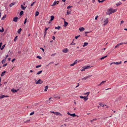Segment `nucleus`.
<instances>
[{
  "instance_id": "1",
  "label": "nucleus",
  "mask_w": 127,
  "mask_h": 127,
  "mask_svg": "<svg viewBox=\"0 0 127 127\" xmlns=\"http://www.w3.org/2000/svg\"><path fill=\"white\" fill-rule=\"evenodd\" d=\"M50 112L51 113H53L54 114H55L57 115H59L60 116H62V115L59 112H54V111H51Z\"/></svg>"
},
{
  "instance_id": "2",
  "label": "nucleus",
  "mask_w": 127,
  "mask_h": 127,
  "mask_svg": "<svg viewBox=\"0 0 127 127\" xmlns=\"http://www.w3.org/2000/svg\"><path fill=\"white\" fill-rule=\"evenodd\" d=\"M127 44V43H121L119 44H117L115 46V48H117L118 47H119L120 45H122L123 44Z\"/></svg>"
},
{
  "instance_id": "3",
  "label": "nucleus",
  "mask_w": 127,
  "mask_h": 127,
  "mask_svg": "<svg viewBox=\"0 0 127 127\" xmlns=\"http://www.w3.org/2000/svg\"><path fill=\"white\" fill-rule=\"evenodd\" d=\"M104 26H105L107 25L108 22V18H107L106 19L105 21H104Z\"/></svg>"
},
{
  "instance_id": "4",
  "label": "nucleus",
  "mask_w": 127,
  "mask_h": 127,
  "mask_svg": "<svg viewBox=\"0 0 127 127\" xmlns=\"http://www.w3.org/2000/svg\"><path fill=\"white\" fill-rule=\"evenodd\" d=\"M43 81L40 79H39L36 83V84H41L43 83Z\"/></svg>"
},
{
  "instance_id": "5",
  "label": "nucleus",
  "mask_w": 127,
  "mask_h": 127,
  "mask_svg": "<svg viewBox=\"0 0 127 127\" xmlns=\"http://www.w3.org/2000/svg\"><path fill=\"white\" fill-rule=\"evenodd\" d=\"M112 10V8L108 10V11H107L106 13V14L107 15H110L111 14H112L111 11Z\"/></svg>"
},
{
  "instance_id": "6",
  "label": "nucleus",
  "mask_w": 127,
  "mask_h": 127,
  "mask_svg": "<svg viewBox=\"0 0 127 127\" xmlns=\"http://www.w3.org/2000/svg\"><path fill=\"white\" fill-rule=\"evenodd\" d=\"M92 76V75L88 76L86 77H85L84 78L81 79L82 80L86 79L88 78L91 77Z\"/></svg>"
},
{
  "instance_id": "7",
  "label": "nucleus",
  "mask_w": 127,
  "mask_h": 127,
  "mask_svg": "<svg viewBox=\"0 0 127 127\" xmlns=\"http://www.w3.org/2000/svg\"><path fill=\"white\" fill-rule=\"evenodd\" d=\"M68 51V49L67 48H65L63 50V51L64 53H66Z\"/></svg>"
},
{
  "instance_id": "8",
  "label": "nucleus",
  "mask_w": 127,
  "mask_h": 127,
  "mask_svg": "<svg viewBox=\"0 0 127 127\" xmlns=\"http://www.w3.org/2000/svg\"><path fill=\"white\" fill-rule=\"evenodd\" d=\"M71 10H70L69 11V10H68L67 12L66 15H68L69 14L71 13Z\"/></svg>"
},
{
  "instance_id": "9",
  "label": "nucleus",
  "mask_w": 127,
  "mask_h": 127,
  "mask_svg": "<svg viewBox=\"0 0 127 127\" xmlns=\"http://www.w3.org/2000/svg\"><path fill=\"white\" fill-rule=\"evenodd\" d=\"M18 19V17H16L13 18V21L15 22H16L17 21V20Z\"/></svg>"
},
{
  "instance_id": "10",
  "label": "nucleus",
  "mask_w": 127,
  "mask_h": 127,
  "mask_svg": "<svg viewBox=\"0 0 127 127\" xmlns=\"http://www.w3.org/2000/svg\"><path fill=\"white\" fill-rule=\"evenodd\" d=\"M90 67H91L90 66L87 65V66H84V67H83V68H84V69H87L89 68Z\"/></svg>"
},
{
  "instance_id": "11",
  "label": "nucleus",
  "mask_w": 127,
  "mask_h": 127,
  "mask_svg": "<svg viewBox=\"0 0 127 127\" xmlns=\"http://www.w3.org/2000/svg\"><path fill=\"white\" fill-rule=\"evenodd\" d=\"M122 4V3L120 1L119 2H118L117 3H116V5L117 6H119L121 4Z\"/></svg>"
},
{
  "instance_id": "12",
  "label": "nucleus",
  "mask_w": 127,
  "mask_h": 127,
  "mask_svg": "<svg viewBox=\"0 0 127 127\" xmlns=\"http://www.w3.org/2000/svg\"><path fill=\"white\" fill-rule=\"evenodd\" d=\"M106 81H102L100 83V84L98 85V86H100L101 85L103 84Z\"/></svg>"
},
{
  "instance_id": "13",
  "label": "nucleus",
  "mask_w": 127,
  "mask_h": 127,
  "mask_svg": "<svg viewBox=\"0 0 127 127\" xmlns=\"http://www.w3.org/2000/svg\"><path fill=\"white\" fill-rule=\"evenodd\" d=\"M79 30L80 31H83L84 30V28L83 27H81L79 28Z\"/></svg>"
},
{
  "instance_id": "14",
  "label": "nucleus",
  "mask_w": 127,
  "mask_h": 127,
  "mask_svg": "<svg viewBox=\"0 0 127 127\" xmlns=\"http://www.w3.org/2000/svg\"><path fill=\"white\" fill-rule=\"evenodd\" d=\"M21 7L23 10H25L26 9V7H25L23 6V5L22 4L21 5Z\"/></svg>"
},
{
  "instance_id": "15",
  "label": "nucleus",
  "mask_w": 127,
  "mask_h": 127,
  "mask_svg": "<svg viewBox=\"0 0 127 127\" xmlns=\"http://www.w3.org/2000/svg\"><path fill=\"white\" fill-rule=\"evenodd\" d=\"M11 91L14 93L18 91L14 89H12L11 90Z\"/></svg>"
},
{
  "instance_id": "16",
  "label": "nucleus",
  "mask_w": 127,
  "mask_h": 127,
  "mask_svg": "<svg viewBox=\"0 0 127 127\" xmlns=\"http://www.w3.org/2000/svg\"><path fill=\"white\" fill-rule=\"evenodd\" d=\"M15 2H13L9 4V6L10 7H12L13 5L15 4Z\"/></svg>"
},
{
  "instance_id": "17",
  "label": "nucleus",
  "mask_w": 127,
  "mask_h": 127,
  "mask_svg": "<svg viewBox=\"0 0 127 127\" xmlns=\"http://www.w3.org/2000/svg\"><path fill=\"white\" fill-rule=\"evenodd\" d=\"M54 16H51V19L50 20V21H52L54 19Z\"/></svg>"
},
{
  "instance_id": "18",
  "label": "nucleus",
  "mask_w": 127,
  "mask_h": 127,
  "mask_svg": "<svg viewBox=\"0 0 127 127\" xmlns=\"http://www.w3.org/2000/svg\"><path fill=\"white\" fill-rule=\"evenodd\" d=\"M117 9H112V10L111 11L112 13H114L116 12Z\"/></svg>"
},
{
  "instance_id": "19",
  "label": "nucleus",
  "mask_w": 127,
  "mask_h": 127,
  "mask_svg": "<svg viewBox=\"0 0 127 127\" xmlns=\"http://www.w3.org/2000/svg\"><path fill=\"white\" fill-rule=\"evenodd\" d=\"M45 89H44V91H47L48 88V86H46L45 87Z\"/></svg>"
},
{
  "instance_id": "20",
  "label": "nucleus",
  "mask_w": 127,
  "mask_h": 127,
  "mask_svg": "<svg viewBox=\"0 0 127 127\" xmlns=\"http://www.w3.org/2000/svg\"><path fill=\"white\" fill-rule=\"evenodd\" d=\"M84 100L85 101H86V100L88 99V98L86 96H84L83 98Z\"/></svg>"
},
{
  "instance_id": "21",
  "label": "nucleus",
  "mask_w": 127,
  "mask_h": 127,
  "mask_svg": "<svg viewBox=\"0 0 127 127\" xmlns=\"http://www.w3.org/2000/svg\"><path fill=\"white\" fill-rule=\"evenodd\" d=\"M88 44V43L87 42H85L84 43L83 46H87Z\"/></svg>"
},
{
  "instance_id": "22",
  "label": "nucleus",
  "mask_w": 127,
  "mask_h": 127,
  "mask_svg": "<svg viewBox=\"0 0 127 127\" xmlns=\"http://www.w3.org/2000/svg\"><path fill=\"white\" fill-rule=\"evenodd\" d=\"M56 4H57V1H55L53 3V4L52 5V6H53L55 5Z\"/></svg>"
},
{
  "instance_id": "23",
  "label": "nucleus",
  "mask_w": 127,
  "mask_h": 127,
  "mask_svg": "<svg viewBox=\"0 0 127 127\" xmlns=\"http://www.w3.org/2000/svg\"><path fill=\"white\" fill-rule=\"evenodd\" d=\"M6 61V59H4L3 60L1 61V63L2 64H4Z\"/></svg>"
},
{
  "instance_id": "24",
  "label": "nucleus",
  "mask_w": 127,
  "mask_h": 127,
  "mask_svg": "<svg viewBox=\"0 0 127 127\" xmlns=\"http://www.w3.org/2000/svg\"><path fill=\"white\" fill-rule=\"evenodd\" d=\"M6 72L5 71H4L3 72H2L1 74V76H4L5 74V73Z\"/></svg>"
},
{
  "instance_id": "25",
  "label": "nucleus",
  "mask_w": 127,
  "mask_h": 127,
  "mask_svg": "<svg viewBox=\"0 0 127 127\" xmlns=\"http://www.w3.org/2000/svg\"><path fill=\"white\" fill-rule=\"evenodd\" d=\"M7 97V96H5L4 95H3L2 96H0V98L1 99L2 98H4V97Z\"/></svg>"
},
{
  "instance_id": "26",
  "label": "nucleus",
  "mask_w": 127,
  "mask_h": 127,
  "mask_svg": "<svg viewBox=\"0 0 127 127\" xmlns=\"http://www.w3.org/2000/svg\"><path fill=\"white\" fill-rule=\"evenodd\" d=\"M107 55L105 56H104V57H103L101 58H100V60H103V59H104L105 58H106L107 57Z\"/></svg>"
},
{
  "instance_id": "27",
  "label": "nucleus",
  "mask_w": 127,
  "mask_h": 127,
  "mask_svg": "<svg viewBox=\"0 0 127 127\" xmlns=\"http://www.w3.org/2000/svg\"><path fill=\"white\" fill-rule=\"evenodd\" d=\"M42 72V70H41L40 71H39L37 72V73L36 74L38 75V74L41 73Z\"/></svg>"
},
{
  "instance_id": "28",
  "label": "nucleus",
  "mask_w": 127,
  "mask_h": 127,
  "mask_svg": "<svg viewBox=\"0 0 127 127\" xmlns=\"http://www.w3.org/2000/svg\"><path fill=\"white\" fill-rule=\"evenodd\" d=\"M121 63H122L121 61H120L119 62H116L115 64L118 65V64H121Z\"/></svg>"
},
{
  "instance_id": "29",
  "label": "nucleus",
  "mask_w": 127,
  "mask_h": 127,
  "mask_svg": "<svg viewBox=\"0 0 127 127\" xmlns=\"http://www.w3.org/2000/svg\"><path fill=\"white\" fill-rule=\"evenodd\" d=\"M39 14V12L38 11H36L35 13V16H38Z\"/></svg>"
},
{
  "instance_id": "30",
  "label": "nucleus",
  "mask_w": 127,
  "mask_h": 127,
  "mask_svg": "<svg viewBox=\"0 0 127 127\" xmlns=\"http://www.w3.org/2000/svg\"><path fill=\"white\" fill-rule=\"evenodd\" d=\"M70 115L71 116H73V117H75L76 116V115H75V114L74 113L73 114H70Z\"/></svg>"
},
{
  "instance_id": "31",
  "label": "nucleus",
  "mask_w": 127,
  "mask_h": 127,
  "mask_svg": "<svg viewBox=\"0 0 127 127\" xmlns=\"http://www.w3.org/2000/svg\"><path fill=\"white\" fill-rule=\"evenodd\" d=\"M61 28V27L60 26H58V27H56L55 29H58V30H59Z\"/></svg>"
},
{
  "instance_id": "32",
  "label": "nucleus",
  "mask_w": 127,
  "mask_h": 127,
  "mask_svg": "<svg viewBox=\"0 0 127 127\" xmlns=\"http://www.w3.org/2000/svg\"><path fill=\"white\" fill-rule=\"evenodd\" d=\"M6 15H4L3 16V17L1 19L3 20H4V19L6 18Z\"/></svg>"
},
{
  "instance_id": "33",
  "label": "nucleus",
  "mask_w": 127,
  "mask_h": 127,
  "mask_svg": "<svg viewBox=\"0 0 127 127\" xmlns=\"http://www.w3.org/2000/svg\"><path fill=\"white\" fill-rule=\"evenodd\" d=\"M77 63V62H74V63L70 65L71 66H74L75 64Z\"/></svg>"
},
{
  "instance_id": "34",
  "label": "nucleus",
  "mask_w": 127,
  "mask_h": 127,
  "mask_svg": "<svg viewBox=\"0 0 127 127\" xmlns=\"http://www.w3.org/2000/svg\"><path fill=\"white\" fill-rule=\"evenodd\" d=\"M68 23L66 22L65 21H64V25L65 26L68 24Z\"/></svg>"
},
{
  "instance_id": "35",
  "label": "nucleus",
  "mask_w": 127,
  "mask_h": 127,
  "mask_svg": "<svg viewBox=\"0 0 127 127\" xmlns=\"http://www.w3.org/2000/svg\"><path fill=\"white\" fill-rule=\"evenodd\" d=\"M22 30V29L21 28L17 32L18 33H20Z\"/></svg>"
},
{
  "instance_id": "36",
  "label": "nucleus",
  "mask_w": 127,
  "mask_h": 127,
  "mask_svg": "<svg viewBox=\"0 0 127 127\" xmlns=\"http://www.w3.org/2000/svg\"><path fill=\"white\" fill-rule=\"evenodd\" d=\"M23 13H24V12H23V11H21L20 13V15H22L23 14Z\"/></svg>"
},
{
  "instance_id": "37",
  "label": "nucleus",
  "mask_w": 127,
  "mask_h": 127,
  "mask_svg": "<svg viewBox=\"0 0 127 127\" xmlns=\"http://www.w3.org/2000/svg\"><path fill=\"white\" fill-rule=\"evenodd\" d=\"M17 37L18 36H16L14 39V41H16L17 39Z\"/></svg>"
},
{
  "instance_id": "38",
  "label": "nucleus",
  "mask_w": 127,
  "mask_h": 127,
  "mask_svg": "<svg viewBox=\"0 0 127 127\" xmlns=\"http://www.w3.org/2000/svg\"><path fill=\"white\" fill-rule=\"evenodd\" d=\"M49 28H46L45 29V35L46 33V31L48 30V29H49Z\"/></svg>"
},
{
  "instance_id": "39",
  "label": "nucleus",
  "mask_w": 127,
  "mask_h": 127,
  "mask_svg": "<svg viewBox=\"0 0 127 127\" xmlns=\"http://www.w3.org/2000/svg\"><path fill=\"white\" fill-rule=\"evenodd\" d=\"M5 46V45H3L2 46V47L0 48L1 49V50H2L4 48Z\"/></svg>"
},
{
  "instance_id": "40",
  "label": "nucleus",
  "mask_w": 127,
  "mask_h": 127,
  "mask_svg": "<svg viewBox=\"0 0 127 127\" xmlns=\"http://www.w3.org/2000/svg\"><path fill=\"white\" fill-rule=\"evenodd\" d=\"M41 66V65H37V66H36V68H38L39 67H40V66Z\"/></svg>"
},
{
  "instance_id": "41",
  "label": "nucleus",
  "mask_w": 127,
  "mask_h": 127,
  "mask_svg": "<svg viewBox=\"0 0 127 127\" xmlns=\"http://www.w3.org/2000/svg\"><path fill=\"white\" fill-rule=\"evenodd\" d=\"M72 7V6H70V5H69L67 7V9H69V8H71V7Z\"/></svg>"
},
{
  "instance_id": "42",
  "label": "nucleus",
  "mask_w": 127,
  "mask_h": 127,
  "mask_svg": "<svg viewBox=\"0 0 127 127\" xmlns=\"http://www.w3.org/2000/svg\"><path fill=\"white\" fill-rule=\"evenodd\" d=\"M89 93H90V92H88L86 93H85V95H87V96H88L89 95Z\"/></svg>"
},
{
  "instance_id": "43",
  "label": "nucleus",
  "mask_w": 127,
  "mask_h": 127,
  "mask_svg": "<svg viewBox=\"0 0 127 127\" xmlns=\"http://www.w3.org/2000/svg\"><path fill=\"white\" fill-rule=\"evenodd\" d=\"M34 112H33H33H32V113H31L30 114V115H33V114H34Z\"/></svg>"
},
{
  "instance_id": "44",
  "label": "nucleus",
  "mask_w": 127,
  "mask_h": 127,
  "mask_svg": "<svg viewBox=\"0 0 127 127\" xmlns=\"http://www.w3.org/2000/svg\"><path fill=\"white\" fill-rule=\"evenodd\" d=\"M100 106H101L102 107H104V105L102 103L100 104Z\"/></svg>"
},
{
  "instance_id": "45",
  "label": "nucleus",
  "mask_w": 127,
  "mask_h": 127,
  "mask_svg": "<svg viewBox=\"0 0 127 127\" xmlns=\"http://www.w3.org/2000/svg\"><path fill=\"white\" fill-rule=\"evenodd\" d=\"M37 58H39L40 59H41V57H40V56H37Z\"/></svg>"
},
{
  "instance_id": "46",
  "label": "nucleus",
  "mask_w": 127,
  "mask_h": 127,
  "mask_svg": "<svg viewBox=\"0 0 127 127\" xmlns=\"http://www.w3.org/2000/svg\"><path fill=\"white\" fill-rule=\"evenodd\" d=\"M35 2H32V3L31 4V6H32L33 5V4H34V3H35Z\"/></svg>"
},
{
  "instance_id": "47",
  "label": "nucleus",
  "mask_w": 127,
  "mask_h": 127,
  "mask_svg": "<svg viewBox=\"0 0 127 127\" xmlns=\"http://www.w3.org/2000/svg\"><path fill=\"white\" fill-rule=\"evenodd\" d=\"M80 36V35H79L78 36H76L75 37V38L76 39H77Z\"/></svg>"
},
{
  "instance_id": "48",
  "label": "nucleus",
  "mask_w": 127,
  "mask_h": 127,
  "mask_svg": "<svg viewBox=\"0 0 127 127\" xmlns=\"http://www.w3.org/2000/svg\"><path fill=\"white\" fill-rule=\"evenodd\" d=\"M7 65V64L6 63L3 65V66L4 67L6 66Z\"/></svg>"
},
{
  "instance_id": "49",
  "label": "nucleus",
  "mask_w": 127,
  "mask_h": 127,
  "mask_svg": "<svg viewBox=\"0 0 127 127\" xmlns=\"http://www.w3.org/2000/svg\"><path fill=\"white\" fill-rule=\"evenodd\" d=\"M4 31V30L3 29H2V30H0V32H2Z\"/></svg>"
},
{
  "instance_id": "50",
  "label": "nucleus",
  "mask_w": 127,
  "mask_h": 127,
  "mask_svg": "<svg viewBox=\"0 0 127 127\" xmlns=\"http://www.w3.org/2000/svg\"><path fill=\"white\" fill-rule=\"evenodd\" d=\"M30 121V120H27V121H26L24 122L25 123H26L27 122H29Z\"/></svg>"
},
{
  "instance_id": "51",
  "label": "nucleus",
  "mask_w": 127,
  "mask_h": 127,
  "mask_svg": "<svg viewBox=\"0 0 127 127\" xmlns=\"http://www.w3.org/2000/svg\"><path fill=\"white\" fill-rule=\"evenodd\" d=\"M105 0H102L101 1H99V2H103Z\"/></svg>"
},
{
  "instance_id": "52",
  "label": "nucleus",
  "mask_w": 127,
  "mask_h": 127,
  "mask_svg": "<svg viewBox=\"0 0 127 127\" xmlns=\"http://www.w3.org/2000/svg\"><path fill=\"white\" fill-rule=\"evenodd\" d=\"M27 20V18H26L25 19V21H24V24H25L26 23Z\"/></svg>"
},
{
  "instance_id": "53",
  "label": "nucleus",
  "mask_w": 127,
  "mask_h": 127,
  "mask_svg": "<svg viewBox=\"0 0 127 127\" xmlns=\"http://www.w3.org/2000/svg\"><path fill=\"white\" fill-rule=\"evenodd\" d=\"M124 21H123V20L121 21V24H122L123 23H124Z\"/></svg>"
},
{
  "instance_id": "54",
  "label": "nucleus",
  "mask_w": 127,
  "mask_h": 127,
  "mask_svg": "<svg viewBox=\"0 0 127 127\" xmlns=\"http://www.w3.org/2000/svg\"><path fill=\"white\" fill-rule=\"evenodd\" d=\"M80 97L81 98H84V97H83V96H80Z\"/></svg>"
},
{
  "instance_id": "55",
  "label": "nucleus",
  "mask_w": 127,
  "mask_h": 127,
  "mask_svg": "<svg viewBox=\"0 0 127 127\" xmlns=\"http://www.w3.org/2000/svg\"><path fill=\"white\" fill-rule=\"evenodd\" d=\"M15 59H13L12 60V62H13L14 61H15Z\"/></svg>"
},
{
  "instance_id": "56",
  "label": "nucleus",
  "mask_w": 127,
  "mask_h": 127,
  "mask_svg": "<svg viewBox=\"0 0 127 127\" xmlns=\"http://www.w3.org/2000/svg\"><path fill=\"white\" fill-rule=\"evenodd\" d=\"M2 44V42L0 43V49L1 47V46Z\"/></svg>"
},
{
  "instance_id": "57",
  "label": "nucleus",
  "mask_w": 127,
  "mask_h": 127,
  "mask_svg": "<svg viewBox=\"0 0 127 127\" xmlns=\"http://www.w3.org/2000/svg\"><path fill=\"white\" fill-rule=\"evenodd\" d=\"M40 49H41V50H42L43 51V52H44V49L42 48H40Z\"/></svg>"
},
{
  "instance_id": "58",
  "label": "nucleus",
  "mask_w": 127,
  "mask_h": 127,
  "mask_svg": "<svg viewBox=\"0 0 127 127\" xmlns=\"http://www.w3.org/2000/svg\"><path fill=\"white\" fill-rule=\"evenodd\" d=\"M55 37L54 36H53L52 37V39L53 40H54L55 39Z\"/></svg>"
},
{
  "instance_id": "59",
  "label": "nucleus",
  "mask_w": 127,
  "mask_h": 127,
  "mask_svg": "<svg viewBox=\"0 0 127 127\" xmlns=\"http://www.w3.org/2000/svg\"><path fill=\"white\" fill-rule=\"evenodd\" d=\"M71 45H75V43H73V42L70 44Z\"/></svg>"
},
{
  "instance_id": "60",
  "label": "nucleus",
  "mask_w": 127,
  "mask_h": 127,
  "mask_svg": "<svg viewBox=\"0 0 127 127\" xmlns=\"http://www.w3.org/2000/svg\"><path fill=\"white\" fill-rule=\"evenodd\" d=\"M98 17V16H96L95 17V20H97V18Z\"/></svg>"
},
{
  "instance_id": "61",
  "label": "nucleus",
  "mask_w": 127,
  "mask_h": 127,
  "mask_svg": "<svg viewBox=\"0 0 127 127\" xmlns=\"http://www.w3.org/2000/svg\"><path fill=\"white\" fill-rule=\"evenodd\" d=\"M77 84H78V85L76 86V88H77V87H78L79 86V83H78Z\"/></svg>"
},
{
  "instance_id": "62",
  "label": "nucleus",
  "mask_w": 127,
  "mask_h": 127,
  "mask_svg": "<svg viewBox=\"0 0 127 127\" xmlns=\"http://www.w3.org/2000/svg\"><path fill=\"white\" fill-rule=\"evenodd\" d=\"M115 63H116V62H113L112 63H111V64H115Z\"/></svg>"
},
{
  "instance_id": "63",
  "label": "nucleus",
  "mask_w": 127,
  "mask_h": 127,
  "mask_svg": "<svg viewBox=\"0 0 127 127\" xmlns=\"http://www.w3.org/2000/svg\"><path fill=\"white\" fill-rule=\"evenodd\" d=\"M25 4H26V2H24L23 3V5H25Z\"/></svg>"
},
{
  "instance_id": "64",
  "label": "nucleus",
  "mask_w": 127,
  "mask_h": 127,
  "mask_svg": "<svg viewBox=\"0 0 127 127\" xmlns=\"http://www.w3.org/2000/svg\"><path fill=\"white\" fill-rule=\"evenodd\" d=\"M8 55H7L6 56V58H5V59L7 57H8Z\"/></svg>"
}]
</instances>
